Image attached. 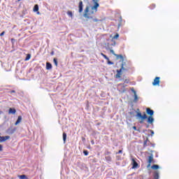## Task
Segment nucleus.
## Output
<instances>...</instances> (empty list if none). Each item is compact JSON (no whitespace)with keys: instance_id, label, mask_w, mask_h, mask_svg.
Instances as JSON below:
<instances>
[{"instance_id":"nucleus-1","label":"nucleus","mask_w":179,"mask_h":179,"mask_svg":"<svg viewBox=\"0 0 179 179\" xmlns=\"http://www.w3.org/2000/svg\"><path fill=\"white\" fill-rule=\"evenodd\" d=\"M94 2V6L91 8L90 10V6H87L84 10L83 13V17L86 19V20H93V22H99V20L97 18H95L93 15H95V13H97V8L100 6V4H99V0H92Z\"/></svg>"},{"instance_id":"nucleus-2","label":"nucleus","mask_w":179,"mask_h":179,"mask_svg":"<svg viewBox=\"0 0 179 179\" xmlns=\"http://www.w3.org/2000/svg\"><path fill=\"white\" fill-rule=\"evenodd\" d=\"M146 113L148 114V115H149V117H148ZM146 113L144 112L143 114L142 115V113H141L139 108H138L136 117L137 120H138L140 124H143V121H145V120H147L148 124L153 125V122H155V118L153 117L155 111L150 109V108H147Z\"/></svg>"},{"instance_id":"nucleus-3","label":"nucleus","mask_w":179,"mask_h":179,"mask_svg":"<svg viewBox=\"0 0 179 179\" xmlns=\"http://www.w3.org/2000/svg\"><path fill=\"white\" fill-rule=\"evenodd\" d=\"M125 62H122L121 65V68L119 70H117V74L115 76L116 79H120L121 78V75H122V71H128V69L124 68Z\"/></svg>"},{"instance_id":"nucleus-4","label":"nucleus","mask_w":179,"mask_h":179,"mask_svg":"<svg viewBox=\"0 0 179 179\" xmlns=\"http://www.w3.org/2000/svg\"><path fill=\"white\" fill-rule=\"evenodd\" d=\"M127 85H125V83H121L118 85V87H120V90L119 92H120L121 93H125L127 92Z\"/></svg>"},{"instance_id":"nucleus-5","label":"nucleus","mask_w":179,"mask_h":179,"mask_svg":"<svg viewBox=\"0 0 179 179\" xmlns=\"http://www.w3.org/2000/svg\"><path fill=\"white\" fill-rule=\"evenodd\" d=\"M110 52L111 54H113V55H115V57H116L117 59H121L122 61H124V56H122V55L115 54V52L112 49L110 50Z\"/></svg>"},{"instance_id":"nucleus-6","label":"nucleus","mask_w":179,"mask_h":179,"mask_svg":"<svg viewBox=\"0 0 179 179\" xmlns=\"http://www.w3.org/2000/svg\"><path fill=\"white\" fill-rule=\"evenodd\" d=\"M131 91L134 94V103H138V101L139 100V97H138V95L136 94V91H135V88L131 87Z\"/></svg>"},{"instance_id":"nucleus-7","label":"nucleus","mask_w":179,"mask_h":179,"mask_svg":"<svg viewBox=\"0 0 179 179\" xmlns=\"http://www.w3.org/2000/svg\"><path fill=\"white\" fill-rule=\"evenodd\" d=\"M153 86H159L160 85V77H156L152 82Z\"/></svg>"},{"instance_id":"nucleus-8","label":"nucleus","mask_w":179,"mask_h":179,"mask_svg":"<svg viewBox=\"0 0 179 179\" xmlns=\"http://www.w3.org/2000/svg\"><path fill=\"white\" fill-rule=\"evenodd\" d=\"M148 166L147 167H150L152 166V163H155V160L153 159V155H150L148 157Z\"/></svg>"},{"instance_id":"nucleus-9","label":"nucleus","mask_w":179,"mask_h":179,"mask_svg":"<svg viewBox=\"0 0 179 179\" xmlns=\"http://www.w3.org/2000/svg\"><path fill=\"white\" fill-rule=\"evenodd\" d=\"M131 164H132V169H138L139 165L138 164V162L135 160L134 158L131 159Z\"/></svg>"},{"instance_id":"nucleus-10","label":"nucleus","mask_w":179,"mask_h":179,"mask_svg":"<svg viewBox=\"0 0 179 179\" xmlns=\"http://www.w3.org/2000/svg\"><path fill=\"white\" fill-rule=\"evenodd\" d=\"M78 12L82 13L83 12V1H80L78 3Z\"/></svg>"},{"instance_id":"nucleus-11","label":"nucleus","mask_w":179,"mask_h":179,"mask_svg":"<svg viewBox=\"0 0 179 179\" xmlns=\"http://www.w3.org/2000/svg\"><path fill=\"white\" fill-rule=\"evenodd\" d=\"M8 139H10V136H0V143H2V142H6Z\"/></svg>"},{"instance_id":"nucleus-12","label":"nucleus","mask_w":179,"mask_h":179,"mask_svg":"<svg viewBox=\"0 0 179 179\" xmlns=\"http://www.w3.org/2000/svg\"><path fill=\"white\" fill-rule=\"evenodd\" d=\"M150 145H152V143H150L149 138H146V140L143 143V148H146V146H150Z\"/></svg>"},{"instance_id":"nucleus-13","label":"nucleus","mask_w":179,"mask_h":179,"mask_svg":"<svg viewBox=\"0 0 179 179\" xmlns=\"http://www.w3.org/2000/svg\"><path fill=\"white\" fill-rule=\"evenodd\" d=\"M8 114H16V109L15 108H10L8 110Z\"/></svg>"},{"instance_id":"nucleus-14","label":"nucleus","mask_w":179,"mask_h":179,"mask_svg":"<svg viewBox=\"0 0 179 179\" xmlns=\"http://www.w3.org/2000/svg\"><path fill=\"white\" fill-rule=\"evenodd\" d=\"M22 122V116H18L17 121L15 123V125H17Z\"/></svg>"},{"instance_id":"nucleus-15","label":"nucleus","mask_w":179,"mask_h":179,"mask_svg":"<svg viewBox=\"0 0 179 179\" xmlns=\"http://www.w3.org/2000/svg\"><path fill=\"white\" fill-rule=\"evenodd\" d=\"M52 68V65L50 62L46 63V69H51Z\"/></svg>"},{"instance_id":"nucleus-16","label":"nucleus","mask_w":179,"mask_h":179,"mask_svg":"<svg viewBox=\"0 0 179 179\" xmlns=\"http://www.w3.org/2000/svg\"><path fill=\"white\" fill-rule=\"evenodd\" d=\"M15 131H16V129H8V130H7V132H8V134H14L15 133Z\"/></svg>"},{"instance_id":"nucleus-17","label":"nucleus","mask_w":179,"mask_h":179,"mask_svg":"<svg viewBox=\"0 0 179 179\" xmlns=\"http://www.w3.org/2000/svg\"><path fill=\"white\" fill-rule=\"evenodd\" d=\"M154 179H159V172L158 171H155L154 173Z\"/></svg>"},{"instance_id":"nucleus-18","label":"nucleus","mask_w":179,"mask_h":179,"mask_svg":"<svg viewBox=\"0 0 179 179\" xmlns=\"http://www.w3.org/2000/svg\"><path fill=\"white\" fill-rule=\"evenodd\" d=\"M63 141H64V143H66V133H63Z\"/></svg>"},{"instance_id":"nucleus-19","label":"nucleus","mask_w":179,"mask_h":179,"mask_svg":"<svg viewBox=\"0 0 179 179\" xmlns=\"http://www.w3.org/2000/svg\"><path fill=\"white\" fill-rule=\"evenodd\" d=\"M18 177L20 179H27V176L26 175H19Z\"/></svg>"},{"instance_id":"nucleus-20","label":"nucleus","mask_w":179,"mask_h":179,"mask_svg":"<svg viewBox=\"0 0 179 179\" xmlns=\"http://www.w3.org/2000/svg\"><path fill=\"white\" fill-rule=\"evenodd\" d=\"M34 12H38V5L36 4L34 7Z\"/></svg>"},{"instance_id":"nucleus-21","label":"nucleus","mask_w":179,"mask_h":179,"mask_svg":"<svg viewBox=\"0 0 179 179\" xmlns=\"http://www.w3.org/2000/svg\"><path fill=\"white\" fill-rule=\"evenodd\" d=\"M155 8H156V4H151L150 6H149V8L151 10H153V9H155Z\"/></svg>"},{"instance_id":"nucleus-22","label":"nucleus","mask_w":179,"mask_h":179,"mask_svg":"<svg viewBox=\"0 0 179 179\" xmlns=\"http://www.w3.org/2000/svg\"><path fill=\"white\" fill-rule=\"evenodd\" d=\"M151 169H152V170H157V169H159V165H152Z\"/></svg>"},{"instance_id":"nucleus-23","label":"nucleus","mask_w":179,"mask_h":179,"mask_svg":"<svg viewBox=\"0 0 179 179\" xmlns=\"http://www.w3.org/2000/svg\"><path fill=\"white\" fill-rule=\"evenodd\" d=\"M67 15H69V16H70V17H73V13H72V11H71V10L67 11Z\"/></svg>"},{"instance_id":"nucleus-24","label":"nucleus","mask_w":179,"mask_h":179,"mask_svg":"<svg viewBox=\"0 0 179 179\" xmlns=\"http://www.w3.org/2000/svg\"><path fill=\"white\" fill-rule=\"evenodd\" d=\"M101 55L105 59H106V61H108V57H107V55H104L103 53H101Z\"/></svg>"},{"instance_id":"nucleus-25","label":"nucleus","mask_w":179,"mask_h":179,"mask_svg":"<svg viewBox=\"0 0 179 179\" xmlns=\"http://www.w3.org/2000/svg\"><path fill=\"white\" fill-rule=\"evenodd\" d=\"M30 58H31V55L28 54L25 58V61H29V59H30Z\"/></svg>"},{"instance_id":"nucleus-26","label":"nucleus","mask_w":179,"mask_h":179,"mask_svg":"<svg viewBox=\"0 0 179 179\" xmlns=\"http://www.w3.org/2000/svg\"><path fill=\"white\" fill-rule=\"evenodd\" d=\"M53 62H54L55 66H58V61L57 60V58H54Z\"/></svg>"},{"instance_id":"nucleus-27","label":"nucleus","mask_w":179,"mask_h":179,"mask_svg":"<svg viewBox=\"0 0 179 179\" xmlns=\"http://www.w3.org/2000/svg\"><path fill=\"white\" fill-rule=\"evenodd\" d=\"M108 65H114V62L110 61V58L107 60Z\"/></svg>"},{"instance_id":"nucleus-28","label":"nucleus","mask_w":179,"mask_h":179,"mask_svg":"<svg viewBox=\"0 0 179 179\" xmlns=\"http://www.w3.org/2000/svg\"><path fill=\"white\" fill-rule=\"evenodd\" d=\"M106 162H111V157L107 156L105 157Z\"/></svg>"},{"instance_id":"nucleus-29","label":"nucleus","mask_w":179,"mask_h":179,"mask_svg":"<svg viewBox=\"0 0 179 179\" xmlns=\"http://www.w3.org/2000/svg\"><path fill=\"white\" fill-rule=\"evenodd\" d=\"M118 37H120V34H116L115 36H113V38H114L115 40H117V38H118Z\"/></svg>"},{"instance_id":"nucleus-30","label":"nucleus","mask_w":179,"mask_h":179,"mask_svg":"<svg viewBox=\"0 0 179 179\" xmlns=\"http://www.w3.org/2000/svg\"><path fill=\"white\" fill-rule=\"evenodd\" d=\"M83 153H84L85 156H87V155H89V151H87V150H84V151H83Z\"/></svg>"},{"instance_id":"nucleus-31","label":"nucleus","mask_w":179,"mask_h":179,"mask_svg":"<svg viewBox=\"0 0 179 179\" xmlns=\"http://www.w3.org/2000/svg\"><path fill=\"white\" fill-rule=\"evenodd\" d=\"M150 132L151 134V136H153V135H155V131H153V130H150Z\"/></svg>"},{"instance_id":"nucleus-32","label":"nucleus","mask_w":179,"mask_h":179,"mask_svg":"<svg viewBox=\"0 0 179 179\" xmlns=\"http://www.w3.org/2000/svg\"><path fill=\"white\" fill-rule=\"evenodd\" d=\"M5 34V31H2L1 34H0V37H2V36H3Z\"/></svg>"},{"instance_id":"nucleus-33","label":"nucleus","mask_w":179,"mask_h":179,"mask_svg":"<svg viewBox=\"0 0 179 179\" xmlns=\"http://www.w3.org/2000/svg\"><path fill=\"white\" fill-rule=\"evenodd\" d=\"M124 83H129V79H125Z\"/></svg>"},{"instance_id":"nucleus-34","label":"nucleus","mask_w":179,"mask_h":179,"mask_svg":"<svg viewBox=\"0 0 179 179\" xmlns=\"http://www.w3.org/2000/svg\"><path fill=\"white\" fill-rule=\"evenodd\" d=\"M120 153H122V150H120L117 152H116V155H120Z\"/></svg>"},{"instance_id":"nucleus-35","label":"nucleus","mask_w":179,"mask_h":179,"mask_svg":"<svg viewBox=\"0 0 179 179\" xmlns=\"http://www.w3.org/2000/svg\"><path fill=\"white\" fill-rule=\"evenodd\" d=\"M3 148V147L2 146V145L0 144V152H2Z\"/></svg>"},{"instance_id":"nucleus-36","label":"nucleus","mask_w":179,"mask_h":179,"mask_svg":"<svg viewBox=\"0 0 179 179\" xmlns=\"http://www.w3.org/2000/svg\"><path fill=\"white\" fill-rule=\"evenodd\" d=\"M10 94H12V93H16V91H15V90H11V91H10Z\"/></svg>"},{"instance_id":"nucleus-37","label":"nucleus","mask_w":179,"mask_h":179,"mask_svg":"<svg viewBox=\"0 0 179 179\" xmlns=\"http://www.w3.org/2000/svg\"><path fill=\"white\" fill-rule=\"evenodd\" d=\"M133 129H134L135 131H136V127L134 126V127H133Z\"/></svg>"},{"instance_id":"nucleus-38","label":"nucleus","mask_w":179,"mask_h":179,"mask_svg":"<svg viewBox=\"0 0 179 179\" xmlns=\"http://www.w3.org/2000/svg\"><path fill=\"white\" fill-rule=\"evenodd\" d=\"M3 112L2 110H0V115H2Z\"/></svg>"},{"instance_id":"nucleus-39","label":"nucleus","mask_w":179,"mask_h":179,"mask_svg":"<svg viewBox=\"0 0 179 179\" xmlns=\"http://www.w3.org/2000/svg\"><path fill=\"white\" fill-rule=\"evenodd\" d=\"M92 144L94 145V141H92Z\"/></svg>"},{"instance_id":"nucleus-40","label":"nucleus","mask_w":179,"mask_h":179,"mask_svg":"<svg viewBox=\"0 0 179 179\" xmlns=\"http://www.w3.org/2000/svg\"><path fill=\"white\" fill-rule=\"evenodd\" d=\"M110 153H111V152H107V155H110Z\"/></svg>"},{"instance_id":"nucleus-41","label":"nucleus","mask_w":179,"mask_h":179,"mask_svg":"<svg viewBox=\"0 0 179 179\" xmlns=\"http://www.w3.org/2000/svg\"><path fill=\"white\" fill-rule=\"evenodd\" d=\"M146 128H149V125L148 124L146 126Z\"/></svg>"},{"instance_id":"nucleus-42","label":"nucleus","mask_w":179,"mask_h":179,"mask_svg":"<svg viewBox=\"0 0 179 179\" xmlns=\"http://www.w3.org/2000/svg\"><path fill=\"white\" fill-rule=\"evenodd\" d=\"M108 44H109V43H107V47H108Z\"/></svg>"},{"instance_id":"nucleus-43","label":"nucleus","mask_w":179,"mask_h":179,"mask_svg":"<svg viewBox=\"0 0 179 179\" xmlns=\"http://www.w3.org/2000/svg\"><path fill=\"white\" fill-rule=\"evenodd\" d=\"M18 1H21V0H18Z\"/></svg>"}]
</instances>
